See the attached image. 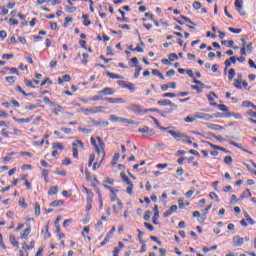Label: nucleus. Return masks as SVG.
<instances>
[{"label":"nucleus","instance_id":"obj_1","mask_svg":"<svg viewBox=\"0 0 256 256\" xmlns=\"http://www.w3.org/2000/svg\"><path fill=\"white\" fill-rule=\"evenodd\" d=\"M96 139L98 141V144L93 137L90 138V143L92 146H94V149L97 155L101 157V160L99 162H95V153H91L89 155L88 167H92L93 171H97L99 167L103 165V161H105V157L107 155V153L105 152V142H103V139L99 136H97Z\"/></svg>","mask_w":256,"mask_h":256},{"label":"nucleus","instance_id":"obj_2","mask_svg":"<svg viewBox=\"0 0 256 256\" xmlns=\"http://www.w3.org/2000/svg\"><path fill=\"white\" fill-rule=\"evenodd\" d=\"M106 101L107 103H112V104H120L123 105L126 103L125 99L123 98H102L101 96H92L91 98H89V101Z\"/></svg>","mask_w":256,"mask_h":256},{"label":"nucleus","instance_id":"obj_3","mask_svg":"<svg viewBox=\"0 0 256 256\" xmlns=\"http://www.w3.org/2000/svg\"><path fill=\"white\" fill-rule=\"evenodd\" d=\"M242 41V48L240 49L241 55L247 57V53H251L253 51V42L246 43L245 38H241Z\"/></svg>","mask_w":256,"mask_h":256},{"label":"nucleus","instance_id":"obj_4","mask_svg":"<svg viewBox=\"0 0 256 256\" xmlns=\"http://www.w3.org/2000/svg\"><path fill=\"white\" fill-rule=\"evenodd\" d=\"M234 87L236 89H247V87H249V83L243 81V74L239 73L237 75V79L234 80Z\"/></svg>","mask_w":256,"mask_h":256},{"label":"nucleus","instance_id":"obj_5","mask_svg":"<svg viewBox=\"0 0 256 256\" xmlns=\"http://www.w3.org/2000/svg\"><path fill=\"white\" fill-rule=\"evenodd\" d=\"M128 111L135 113V115H145V109H143V107H141L139 104H131L128 107Z\"/></svg>","mask_w":256,"mask_h":256},{"label":"nucleus","instance_id":"obj_6","mask_svg":"<svg viewBox=\"0 0 256 256\" xmlns=\"http://www.w3.org/2000/svg\"><path fill=\"white\" fill-rule=\"evenodd\" d=\"M194 117L197 121V119H200L202 121H211V119H213V116L207 113H203V112H196L194 114Z\"/></svg>","mask_w":256,"mask_h":256},{"label":"nucleus","instance_id":"obj_7","mask_svg":"<svg viewBox=\"0 0 256 256\" xmlns=\"http://www.w3.org/2000/svg\"><path fill=\"white\" fill-rule=\"evenodd\" d=\"M193 83H195V85H192L191 89H193L197 93H202V91L205 87V84H203V82H201V80H193Z\"/></svg>","mask_w":256,"mask_h":256},{"label":"nucleus","instance_id":"obj_8","mask_svg":"<svg viewBox=\"0 0 256 256\" xmlns=\"http://www.w3.org/2000/svg\"><path fill=\"white\" fill-rule=\"evenodd\" d=\"M138 133H144V135H148V137H152L153 135H155V131L149 128V126H144L143 128H139Z\"/></svg>","mask_w":256,"mask_h":256},{"label":"nucleus","instance_id":"obj_9","mask_svg":"<svg viewBox=\"0 0 256 256\" xmlns=\"http://www.w3.org/2000/svg\"><path fill=\"white\" fill-rule=\"evenodd\" d=\"M234 247H241L245 243V239L239 235H236L232 238Z\"/></svg>","mask_w":256,"mask_h":256},{"label":"nucleus","instance_id":"obj_10","mask_svg":"<svg viewBox=\"0 0 256 256\" xmlns=\"http://www.w3.org/2000/svg\"><path fill=\"white\" fill-rule=\"evenodd\" d=\"M235 63H237V57L235 56H231L229 59H226L224 64H225V69L224 71H227V69H229V67L233 64L235 65Z\"/></svg>","mask_w":256,"mask_h":256},{"label":"nucleus","instance_id":"obj_11","mask_svg":"<svg viewBox=\"0 0 256 256\" xmlns=\"http://www.w3.org/2000/svg\"><path fill=\"white\" fill-rule=\"evenodd\" d=\"M168 134L172 135L174 139H179V137H184L185 139H189V136H187L186 134H183L181 132H176L175 130H169Z\"/></svg>","mask_w":256,"mask_h":256},{"label":"nucleus","instance_id":"obj_12","mask_svg":"<svg viewBox=\"0 0 256 256\" xmlns=\"http://www.w3.org/2000/svg\"><path fill=\"white\" fill-rule=\"evenodd\" d=\"M177 211V205H172L170 206V208L164 212L163 217L164 219H167V217H171V215H173V213H175Z\"/></svg>","mask_w":256,"mask_h":256},{"label":"nucleus","instance_id":"obj_13","mask_svg":"<svg viewBox=\"0 0 256 256\" xmlns=\"http://www.w3.org/2000/svg\"><path fill=\"white\" fill-rule=\"evenodd\" d=\"M230 145H232L233 147H237V149H240L241 151H243L244 153H248L249 155H253V152L243 148V144L241 143H237V142H230Z\"/></svg>","mask_w":256,"mask_h":256},{"label":"nucleus","instance_id":"obj_14","mask_svg":"<svg viewBox=\"0 0 256 256\" xmlns=\"http://www.w3.org/2000/svg\"><path fill=\"white\" fill-rule=\"evenodd\" d=\"M112 209H113L115 215H119V211H121V209H123V202H121V200H118V202H116V204H114L112 206Z\"/></svg>","mask_w":256,"mask_h":256},{"label":"nucleus","instance_id":"obj_15","mask_svg":"<svg viewBox=\"0 0 256 256\" xmlns=\"http://www.w3.org/2000/svg\"><path fill=\"white\" fill-rule=\"evenodd\" d=\"M83 191L86 193V201H93V197H95L93 191L89 190L87 187H83Z\"/></svg>","mask_w":256,"mask_h":256},{"label":"nucleus","instance_id":"obj_16","mask_svg":"<svg viewBox=\"0 0 256 256\" xmlns=\"http://www.w3.org/2000/svg\"><path fill=\"white\" fill-rule=\"evenodd\" d=\"M99 95H113L115 93V90L111 87H106L98 92Z\"/></svg>","mask_w":256,"mask_h":256},{"label":"nucleus","instance_id":"obj_17","mask_svg":"<svg viewBox=\"0 0 256 256\" xmlns=\"http://www.w3.org/2000/svg\"><path fill=\"white\" fill-rule=\"evenodd\" d=\"M160 107H175V104L171 100H160L158 101Z\"/></svg>","mask_w":256,"mask_h":256},{"label":"nucleus","instance_id":"obj_18","mask_svg":"<svg viewBox=\"0 0 256 256\" xmlns=\"http://www.w3.org/2000/svg\"><path fill=\"white\" fill-rule=\"evenodd\" d=\"M120 123H127L128 125H136V127H139L141 122H136L135 120H129L127 118H120Z\"/></svg>","mask_w":256,"mask_h":256},{"label":"nucleus","instance_id":"obj_19","mask_svg":"<svg viewBox=\"0 0 256 256\" xmlns=\"http://www.w3.org/2000/svg\"><path fill=\"white\" fill-rule=\"evenodd\" d=\"M22 249H23L24 251H31V249H35V241H31V242H30V245L27 244V242H24V243L22 244Z\"/></svg>","mask_w":256,"mask_h":256},{"label":"nucleus","instance_id":"obj_20","mask_svg":"<svg viewBox=\"0 0 256 256\" xmlns=\"http://www.w3.org/2000/svg\"><path fill=\"white\" fill-rule=\"evenodd\" d=\"M191 205L190 202H185V199L179 198L178 199V207L179 209H185V207H189Z\"/></svg>","mask_w":256,"mask_h":256},{"label":"nucleus","instance_id":"obj_21","mask_svg":"<svg viewBox=\"0 0 256 256\" xmlns=\"http://www.w3.org/2000/svg\"><path fill=\"white\" fill-rule=\"evenodd\" d=\"M120 177L122 179V181L124 183H126V185H131L133 184V182L131 181V179L129 178V176H127V174H125V172H121L120 173Z\"/></svg>","mask_w":256,"mask_h":256},{"label":"nucleus","instance_id":"obj_22","mask_svg":"<svg viewBox=\"0 0 256 256\" xmlns=\"http://www.w3.org/2000/svg\"><path fill=\"white\" fill-rule=\"evenodd\" d=\"M206 143L211 147V149H216V151H223L224 153H229V151H227V149L223 147L217 146L215 144H211V142H206Z\"/></svg>","mask_w":256,"mask_h":256},{"label":"nucleus","instance_id":"obj_23","mask_svg":"<svg viewBox=\"0 0 256 256\" xmlns=\"http://www.w3.org/2000/svg\"><path fill=\"white\" fill-rule=\"evenodd\" d=\"M58 193H59V187H57V186L50 187V189L48 191V195L50 197H53L54 195H57Z\"/></svg>","mask_w":256,"mask_h":256},{"label":"nucleus","instance_id":"obj_24","mask_svg":"<svg viewBox=\"0 0 256 256\" xmlns=\"http://www.w3.org/2000/svg\"><path fill=\"white\" fill-rule=\"evenodd\" d=\"M15 91H17L18 93L23 94L24 97H31V95H33V94H31V93L25 92L24 89L21 88L20 85H17V86L15 87Z\"/></svg>","mask_w":256,"mask_h":256},{"label":"nucleus","instance_id":"obj_25","mask_svg":"<svg viewBox=\"0 0 256 256\" xmlns=\"http://www.w3.org/2000/svg\"><path fill=\"white\" fill-rule=\"evenodd\" d=\"M63 205H65L64 200H55L50 203V207H63Z\"/></svg>","mask_w":256,"mask_h":256},{"label":"nucleus","instance_id":"obj_26","mask_svg":"<svg viewBox=\"0 0 256 256\" xmlns=\"http://www.w3.org/2000/svg\"><path fill=\"white\" fill-rule=\"evenodd\" d=\"M82 19L84 27H89V25H91V20H89V14H83Z\"/></svg>","mask_w":256,"mask_h":256},{"label":"nucleus","instance_id":"obj_27","mask_svg":"<svg viewBox=\"0 0 256 256\" xmlns=\"http://www.w3.org/2000/svg\"><path fill=\"white\" fill-rule=\"evenodd\" d=\"M234 7L237 9V11H239V13H241L243 10V0H236L234 2Z\"/></svg>","mask_w":256,"mask_h":256},{"label":"nucleus","instance_id":"obj_28","mask_svg":"<svg viewBox=\"0 0 256 256\" xmlns=\"http://www.w3.org/2000/svg\"><path fill=\"white\" fill-rule=\"evenodd\" d=\"M106 76L109 77L110 79H123V76L119 74H115L113 72L106 71Z\"/></svg>","mask_w":256,"mask_h":256},{"label":"nucleus","instance_id":"obj_29","mask_svg":"<svg viewBox=\"0 0 256 256\" xmlns=\"http://www.w3.org/2000/svg\"><path fill=\"white\" fill-rule=\"evenodd\" d=\"M29 235H31V225H28V227L23 230L21 234V239H25L26 237H29Z\"/></svg>","mask_w":256,"mask_h":256},{"label":"nucleus","instance_id":"obj_30","mask_svg":"<svg viewBox=\"0 0 256 256\" xmlns=\"http://www.w3.org/2000/svg\"><path fill=\"white\" fill-rule=\"evenodd\" d=\"M52 147H53V149H56V151H57V149H59V151H63L65 149V146L61 142L52 143Z\"/></svg>","mask_w":256,"mask_h":256},{"label":"nucleus","instance_id":"obj_31","mask_svg":"<svg viewBox=\"0 0 256 256\" xmlns=\"http://www.w3.org/2000/svg\"><path fill=\"white\" fill-rule=\"evenodd\" d=\"M252 193H251V190L249 189H246L242 192L241 196H240V199H247L249 197H252Z\"/></svg>","mask_w":256,"mask_h":256},{"label":"nucleus","instance_id":"obj_32","mask_svg":"<svg viewBox=\"0 0 256 256\" xmlns=\"http://www.w3.org/2000/svg\"><path fill=\"white\" fill-rule=\"evenodd\" d=\"M15 155H17V152L8 153L7 156L3 158L4 163H8L9 161H11L13 157H15Z\"/></svg>","mask_w":256,"mask_h":256},{"label":"nucleus","instance_id":"obj_33","mask_svg":"<svg viewBox=\"0 0 256 256\" xmlns=\"http://www.w3.org/2000/svg\"><path fill=\"white\" fill-rule=\"evenodd\" d=\"M34 214L36 217H39V215H41V205L38 202L34 204Z\"/></svg>","mask_w":256,"mask_h":256},{"label":"nucleus","instance_id":"obj_34","mask_svg":"<svg viewBox=\"0 0 256 256\" xmlns=\"http://www.w3.org/2000/svg\"><path fill=\"white\" fill-rule=\"evenodd\" d=\"M103 109H107L104 106H96L92 108V115H95V113H103Z\"/></svg>","mask_w":256,"mask_h":256},{"label":"nucleus","instance_id":"obj_35","mask_svg":"<svg viewBox=\"0 0 256 256\" xmlns=\"http://www.w3.org/2000/svg\"><path fill=\"white\" fill-rule=\"evenodd\" d=\"M10 243L13 245V247H19V241L15 238V235H10L9 236Z\"/></svg>","mask_w":256,"mask_h":256},{"label":"nucleus","instance_id":"obj_36","mask_svg":"<svg viewBox=\"0 0 256 256\" xmlns=\"http://www.w3.org/2000/svg\"><path fill=\"white\" fill-rule=\"evenodd\" d=\"M104 189H107L108 191H110L111 195H117V193H119L118 189H115L109 185H104Z\"/></svg>","mask_w":256,"mask_h":256},{"label":"nucleus","instance_id":"obj_37","mask_svg":"<svg viewBox=\"0 0 256 256\" xmlns=\"http://www.w3.org/2000/svg\"><path fill=\"white\" fill-rule=\"evenodd\" d=\"M96 193L98 195V201L100 203V209H103V195L101 194V190L96 189Z\"/></svg>","mask_w":256,"mask_h":256},{"label":"nucleus","instance_id":"obj_38","mask_svg":"<svg viewBox=\"0 0 256 256\" xmlns=\"http://www.w3.org/2000/svg\"><path fill=\"white\" fill-rule=\"evenodd\" d=\"M49 225H50V222H47L45 226L44 239H50L51 237V232H49Z\"/></svg>","mask_w":256,"mask_h":256},{"label":"nucleus","instance_id":"obj_39","mask_svg":"<svg viewBox=\"0 0 256 256\" xmlns=\"http://www.w3.org/2000/svg\"><path fill=\"white\" fill-rule=\"evenodd\" d=\"M42 177L44 178L45 183H49V170H42Z\"/></svg>","mask_w":256,"mask_h":256},{"label":"nucleus","instance_id":"obj_40","mask_svg":"<svg viewBox=\"0 0 256 256\" xmlns=\"http://www.w3.org/2000/svg\"><path fill=\"white\" fill-rule=\"evenodd\" d=\"M227 117H234L235 119L241 120L243 119V115L241 113H235V112H230Z\"/></svg>","mask_w":256,"mask_h":256},{"label":"nucleus","instance_id":"obj_41","mask_svg":"<svg viewBox=\"0 0 256 256\" xmlns=\"http://www.w3.org/2000/svg\"><path fill=\"white\" fill-rule=\"evenodd\" d=\"M242 107H252V109H256L255 104L253 102L246 100L242 102Z\"/></svg>","mask_w":256,"mask_h":256},{"label":"nucleus","instance_id":"obj_42","mask_svg":"<svg viewBox=\"0 0 256 256\" xmlns=\"http://www.w3.org/2000/svg\"><path fill=\"white\" fill-rule=\"evenodd\" d=\"M141 71H143L142 66H136V70L134 73V79H139V75H141Z\"/></svg>","mask_w":256,"mask_h":256},{"label":"nucleus","instance_id":"obj_43","mask_svg":"<svg viewBox=\"0 0 256 256\" xmlns=\"http://www.w3.org/2000/svg\"><path fill=\"white\" fill-rule=\"evenodd\" d=\"M72 147H75L76 149L77 147H80L81 149H83L85 145H83V141L76 140L75 142L72 143Z\"/></svg>","mask_w":256,"mask_h":256},{"label":"nucleus","instance_id":"obj_44","mask_svg":"<svg viewBox=\"0 0 256 256\" xmlns=\"http://www.w3.org/2000/svg\"><path fill=\"white\" fill-rule=\"evenodd\" d=\"M55 109L52 111V113L54 115H59V113H61V111H63V106L59 105V104H55Z\"/></svg>","mask_w":256,"mask_h":256},{"label":"nucleus","instance_id":"obj_45","mask_svg":"<svg viewBox=\"0 0 256 256\" xmlns=\"http://www.w3.org/2000/svg\"><path fill=\"white\" fill-rule=\"evenodd\" d=\"M209 197H210V199L216 201V203H219V201H221V200L219 199V196H218L217 193H215V192H210V193H209Z\"/></svg>","mask_w":256,"mask_h":256},{"label":"nucleus","instance_id":"obj_46","mask_svg":"<svg viewBox=\"0 0 256 256\" xmlns=\"http://www.w3.org/2000/svg\"><path fill=\"white\" fill-rule=\"evenodd\" d=\"M215 97H217V94L215 92H210L207 95V99H208L209 103H213V101H215Z\"/></svg>","mask_w":256,"mask_h":256},{"label":"nucleus","instance_id":"obj_47","mask_svg":"<svg viewBox=\"0 0 256 256\" xmlns=\"http://www.w3.org/2000/svg\"><path fill=\"white\" fill-rule=\"evenodd\" d=\"M78 131L80 133H85L86 135H89V134L93 133L92 129H87V128H83V127H79Z\"/></svg>","mask_w":256,"mask_h":256},{"label":"nucleus","instance_id":"obj_48","mask_svg":"<svg viewBox=\"0 0 256 256\" xmlns=\"http://www.w3.org/2000/svg\"><path fill=\"white\" fill-rule=\"evenodd\" d=\"M185 123H193L196 121L195 114L189 115L184 119Z\"/></svg>","mask_w":256,"mask_h":256},{"label":"nucleus","instance_id":"obj_49","mask_svg":"<svg viewBox=\"0 0 256 256\" xmlns=\"http://www.w3.org/2000/svg\"><path fill=\"white\" fill-rule=\"evenodd\" d=\"M228 79L229 81H233V79H235V69L231 68L228 71Z\"/></svg>","mask_w":256,"mask_h":256},{"label":"nucleus","instance_id":"obj_50","mask_svg":"<svg viewBox=\"0 0 256 256\" xmlns=\"http://www.w3.org/2000/svg\"><path fill=\"white\" fill-rule=\"evenodd\" d=\"M1 135L5 137L6 139H9V136L11 135V132L7 128H3L1 130Z\"/></svg>","mask_w":256,"mask_h":256},{"label":"nucleus","instance_id":"obj_51","mask_svg":"<svg viewBox=\"0 0 256 256\" xmlns=\"http://www.w3.org/2000/svg\"><path fill=\"white\" fill-rule=\"evenodd\" d=\"M228 31H230V33H234L235 35H239V33H241L243 30L240 28L229 27Z\"/></svg>","mask_w":256,"mask_h":256},{"label":"nucleus","instance_id":"obj_52","mask_svg":"<svg viewBox=\"0 0 256 256\" xmlns=\"http://www.w3.org/2000/svg\"><path fill=\"white\" fill-rule=\"evenodd\" d=\"M24 83H25L26 87H29L30 89H35V85H33V81L25 78Z\"/></svg>","mask_w":256,"mask_h":256},{"label":"nucleus","instance_id":"obj_53","mask_svg":"<svg viewBox=\"0 0 256 256\" xmlns=\"http://www.w3.org/2000/svg\"><path fill=\"white\" fill-rule=\"evenodd\" d=\"M244 217H245L246 221L249 222L250 225H255V220H253V218H251L249 213L245 212Z\"/></svg>","mask_w":256,"mask_h":256},{"label":"nucleus","instance_id":"obj_54","mask_svg":"<svg viewBox=\"0 0 256 256\" xmlns=\"http://www.w3.org/2000/svg\"><path fill=\"white\" fill-rule=\"evenodd\" d=\"M4 69L6 70V71H10V73L12 74V75H19V70H17V68H9V67H4Z\"/></svg>","mask_w":256,"mask_h":256},{"label":"nucleus","instance_id":"obj_55","mask_svg":"<svg viewBox=\"0 0 256 256\" xmlns=\"http://www.w3.org/2000/svg\"><path fill=\"white\" fill-rule=\"evenodd\" d=\"M43 101L44 103H46L47 105H50L51 107H55V103L53 101H51V99H49V97L44 96L43 97Z\"/></svg>","mask_w":256,"mask_h":256},{"label":"nucleus","instance_id":"obj_56","mask_svg":"<svg viewBox=\"0 0 256 256\" xmlns=\"http://www.w3.org/2000/svg\"><path fill=\"white\" fill-rule=\"evenodd\" d=\"M218 109L223 111V113H229V108L225 104H218Z\"/></svg>","mask_w":256,"mask_h":256},{"label":"nucleus","instance_id":"obj_57","mask_svg":"<svg viewBox=\"0 0 256 256\" xmlns=\"http://www.w3.org/2000/svg\"><path fill=\"white\" fill-rule=\"evenodd\" d=\"M152 75H155V76L159 77L160 79H165V76H163V74L160 73L159 70H157V69L152 70Z\"/></svg>","mask_w":256,"mask_h":256},{"label":"nucleus","instance_id":"obj_58","mask_svg":"<svg viewBox=\"0 0 256 256\" xmlns=\"http://www.w3.org/2000/svg\"><path fill=\"white\" fill-rule=\"evenodd\" d=\"M158 220H159V213L156 212V213H154V215H153V217H152V223H153L154 225H159V222H157Z\"/></svg>","mask_w":256,"mask_h":256},{"label":"nucleus","instance_id":"obj_59","mask_svg":"<svg viewBox=\"0 0 256 256\" xmlns=\"http://www.w3.org/2000/svg\"><path fill=\"white\" fill-rule=\"evenodd\" d=\"M168 59H169V61H171V62L177 61V59H179V56H177L176 53H171V54H169Z\"/></svg>","mask_w":256,"mask_h":256},{"label":"nucleus","instance_id":"obj_60","mask_svg":"<svg viewBox=\"0 0 256 256\" xmlns=\"http://www.w3.org/2000/svg\"><path fill=\"white\" fill-rule=\"evenodd\" d=\"M192 7H194V9H196V11H199V9H201V7H203V5L201 4V2L195 1V2H193Z\"/></svg>","mask_w":256,"mask_h":256},{"label":"nucleus","instance_id":"obj_61","mask_svg":"<svg viewBox=\"0 0 256 256\" xmlns=\"http://www.w3.org/2000/svg\"><path fill=\"white\" fill-rule=\"evenodd\" d=\"M134 185L132 184H128V187L126 188V192L128 193V195H133V189H134Z\"/></svg>","mask_w":256,"mask_h":256},{"label":"nucleus","instance_id":"obj_62","mask_svg":"<svg viewBox=\"0 0 256 256\" xmlns=\"http://www.w3.org/2000/svg\"><path fill=\"white\" fill-rule=\"evenodd\" d=\"M115 231H116V228H115V226H113V227L111 228V230L109 231V233H107L106 237H107L108 239H112V238H113V234L115 233Z\"/></svg>","mask_w":256,"mask_h":256},{"label":"nucleus","instance_id":"obj_63","mask_svg":"<svg viewBox=\"0 0 256 256\" xmlns=\"http://www.w3.org/2000/svg\"><path fill=\"white\" fill-rule=\"evenodd\" d=\"M151 215H152V213H151V211H146L145 212V214H144V221H150L151 220Z\"/></svg>","mask_w":256,"mask_h":256},{"label":"nucleus","instance_id":"obj_64","mask_svg":"<svg viewBox=\"0 0 256 256\" xmlns=\"http://www.w3.org/2000/svg\"><path fill=\"white\" fill-rule=\"evenodd\" d=\"M16 79H17V77H15V76H8L5 78V81H7V83H15Z\"/></svg>","mask_w":256,"mask_h":256}]
</instances>
